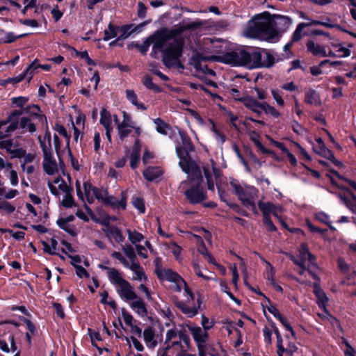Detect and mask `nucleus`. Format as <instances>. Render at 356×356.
<instances>
[{
  "mask_svg": "<svg viewBox=\"0 0 356 356\" xmlns=\"http://www.w3.org/2000/svg\"><path fill=\"white\" fill-rule=\"evenodd\" d=\"M262 48L246 47L238 51L227 52L221 56H213V60L234 66H245L250 69L261 68Z\"/></svg>",
  "mask_w": 356,
  "mask_h": 356,
  "instance_id": "1",
  "label": "nucleus"
},
{
  "mask_svg": "<svg viewBox=\"0 0 356 356\" xmlns=\"http://www.w3.org/2000/svg\"><path fill=\"white\" fill-rule=\"evenodd\" d=\"M189 188L185 191L184 195L189 203L196 204L201 203L207 198L204 188V179L200 168L190 170L188 172Z\"/></svg>",
  "mask_w": 356,
  "mask_h": 356,
  "instance_id": "2",
  "label": "nucleus"
},
{
  "mask_svg": "<svg viewBox=\"0 0 356 356\" xmlns=\"http://www.w3.org/2000/svg\"><path fill=\"white\" fill-rule=\"evenodd\" d=\"M154 272L158 279L161 282H168L171 283L170 289L171 291L177 293L184 291L185 293L188 295L191 300L194 298V293L188 286L187 283L182 277L177 272L169 268H165L161 265L156 264Z\"/></svg>",
  "mask_w": 356,
  "mask_h": 356,
  "instance_id": "3",
  "label": "nucleus"
},
{
  "mask_svg": "<svg viewBox=\"0 0 356 356\" xmlns=\"http://www.w3.org/2000/svg\"><path fill=\"white\" fill-rule=\"evenodd\" d=\"M179 136L182 145L176 147V153L180 160L179 162L180 168L184 172H188L190 170L200 168L195 161L192 159L190 154L195 150V146L191 138L184 131H180Z\"/></svg>",
  "mask_w": 356,
  "mask_h": 356,
  "instance_id": "4",
  "label": "nucleus"
},
{
  "mask_svg": "<svg viewBox=\"0 0 356 356\" xmlns=\"http://www.w3.org/2000/svg\"><path fill=\"white\" fill-rule=\"evenodd\" d=\"M291 259L296 265L300 266V275H302L307 270L314 280L318 282L319 281V278L316 273L318 266L316 262V259L309 251L307 244L302 243L300 249L298 250V256L296 257H291Z\"/></svg>",
  "mask_w": 356,
  "mask_h": 356,
  "instance_id": "5",
  "label": "nucleus"
},
{
  "mask_svg": "<svg viewBox=\"0 0 356 356\" xmlns=\"http://www.w3.org/2000/svg\"><path fill=\"white\" fill-rule=\"evenodd\" d=\"M248 33L253 38L266 41H271L278 36L272 22L261 21V19H256L248 27Z\"/></svg>",
  "mask_w": 356,
  "mask_h": 356,
  "instance_id": "6",
  "label": "nucleus"
},
{
  "mask_svg": "<svg viewBox=\"0 0 356 356\" xmlns=\"http://www.w3.org/2000/svg\"><path fill=\"white\" fill-rule=\"evenodd\" d=\"M229 184L233 188L234 193L242 202L243 204L248 209H256L254 198L258 192L254 186H245L243 187L238 179L229 178Z\"/></svg>",
  "mask_w": 356,
  "mask_h": 356,
  "instance_id": "7",
  "label": "nucleus"
},
{
  "mask_svg": "<svg viewBox=\"0 0 356 356\" xmlns=\"http://www.w3.org/2000/svg\"><path fill=\"white\" fill-rule=\"evenodd\" d=\"M184 42L181 40H175L165 49L162 50V61L166 67L177 65L179 68L184 69V66L180 61L182 56Z\"/></svg>",
  "mask_w": 356,
  "mask_h": 356,
  "instance_id": "8",
  "label": "nucleus"
},
{
  "mask_svg": "<svg viewBox=\"0 0 356 356\" xmlns=\"http://www.w3.org/2000/svg\"><path fill=\"white\" fill-rule=\"evenodd\" d=\"M190 338L188 335L172 342L159 350L160 356H183L190 349Z\"/></svg>",
  "mask_w": 356,
  "mask_h": 356,
  "instance_id": "9",
  "label": "nucleus"
},
{
  "mask_svg": "<svg viewBox=\"0 0 356 356\" xmlns=\"http://www.w3.org/2000/svg\"><path fill=\"white\" fill-rule=\"evenodd\" d=\"M258 208L261 212L264 218L263 222H273L271 216L275 217L279 222H285L282 219V214L284 209L280 204H275L270 202H258Z\"/></svg>",
  "mask_w": 356,
  "mask_h": 356,
  "instance_id": "10",
  "label": "nucleus"
},
{
  "mask_svg": "<svg viewBox=\"0 0 356 356\" xmlns=\"http://www.w3.org/2000/svg\"><path fill=\"white\" fill-rule=\"evenodd\" d=\"M198 350L199 356H206V350L209 341V334L205 330L197 325H186Z\"/></svg>",
  "mask_w": 356,
  "mask_h": 356,
  "instance_id": "11",
  "label": "nucleus"
},
{
  "mask_svg": "<svg viewBox=\"0 0 356 356\" xmlns=\"http://www.w3.org/2000/svg\"><path fill=\"white\" fill-rule=\"evenodd\" d=\"M184 296L186 297V300H180L177 297L172 296V300L175 305L187 317L192 318L197 314L200 307V300L197 299V305L193 303L195 298L191 300L190 296L185 293L184 291Z\"/></svg>",
  "mask_w": 356,
  "mask_h": 356,
  "instance_id": "12",
  "label": "nucleus"
},
{
  "mask_svg": "<svg viewBox=\"0 0 356 356\" xmlns=\"http://www.w3.org/2000/svg\"><path fill=\"white\" fill-rule=\"evenodd\" d=\"M277 356H293L298 348L293 341H288L287 346L283 347V337L278 329H275Z\"/></svg>",
  "mask_w": 356,
  "mask_h": 356,
  "instance_id": "13",
  "label": "nucleus"
},
{
  "mask_svg": "<svg viewBox=\"0 0 356 356\" xmlns=\"http://www.w3.org/2000/svg\"><path fill=\"white\" fill-rule=\"evenodd\" d=\"M149 39L152 41V51L155 50H163L165 42L169 39V34L166 29L158 30L154 34L149 36Z\"/></svg>",
  "mask_w": 356,
  "mask_h": 356,
  "instance_id": "14",
  "label": "nucleus"
},
{
  "mask_svg": "<svg viewBox=\"0 0 356 356\" xmlns=\"http://www.w3.org/2000/svg\"><path fill=\"white\" fill-rule=\"evenodd\" d=\"M120 199L118 200L113 195L106 196L104 199L103 204L105 206L111 207L113 209L124 210L127 207V200L128 197L127 191H122L120 193Z\"/></svg>",
  "mask_w": 356,
  "mask_h": 356,
  "instance_id": "15",
  "label": "nucleus"
},
{
  "mask_svg": "<svg viewBox=\"0 0 356 356\" xmlns=\"http://www.w3.org/2000/svg\"><path fill=\"white\" fill-rule=\"evenodd\" d=\"M314 293L317 298V303L321 309L325 312V314H320L318 316L321 318H327L330 316V314L326 309V305L328 302V298L327 297L325 292L321 289L318 283L314 284Z\"/></svg>",
  "mask_w": 356,
  "mask_h": 356,
  "instance_id": "16",
  "label": "nucleus"
},
{
  "mask_svg": "<svg viewBox=\"0 0 356 356\" xmlns=\"http://www.w3.org/2000/svg\"><path fill=\"white\" fill-rule=\"evenodd\" d=\"M244 106L254 113L257 117H260L263 111V102H258L251 96L246 95L241 99Z\"/></svg>",
  "mask_w": 356,
  "mask_h": 356,
  "instance_id": "17",
  "label": "nucleus"
},
{
  "mask_svg": "<svg viewBox=\"0 0 356 356\" xmlns=\"http://www.w3.org/2000/svg\"><path fill=\"white\" fill-rule=\"evenodd\" d=\"M102 230L106 236L112 242L122 243L124 237L121 231L113 224H103Z\"/></svg>",
  "mask_w": 356,
  "mask_h": 356,
  "instance_id": "18",
  "label": "nucleus"
},
{
  "mask_svg": "<svg viewBox=\"0 0 356 356\" xmlns=\"http://www.w3.org/2000/svg\"><path fill=\"white\" fill-rule=\"evenodd\" d=\"M116 291L120 298L125 301L129 302L137 298V295L134 291L132 286L127 280L116 288Z\"/></svg>",
  "mask_w": 356,
  "mask_h": 356,
  "instance_id": "19",
  "label": "nucleus"
},
{
  "mask_svg": "<svg viewBox=\"0 0 356 356\" xmlns=\"http://www.w3.org/2000/svg\"><path fill=\"white\" fill-rule=\"evenodd\" d=\"M272 23L279 34V32H285L289 28L292 20L288 16L274 15Z\"/></svg>",
  "mask_w": 356,
  "mask_h": 356,
  "instance_id": "20",
  "label": "nucleus"
},
{
  "mask_svg": "<svg viewBox=\"0 0 356 356\" xmlns=\"http://www.w3.org/2000/svg\"><path fill=\"white\" fill-rule=\"evenodd\" d=\"M100 268L106 270L107 276L110 282L113 284L115 288H118L127 281L123 278L122 274L115 268H109L102 265L100 266Z\"/></svg>",
  "mask_w": 356,
  "mask_h": 356,
  "instance_id": "21",
  "label": "nucleus"
},
{
  "mask_svg": "<svg viewBox=\"0 0 356 356\" xmlns=\"http://www.w3.org/2000/svg\"><path fill=\"white\" fill-rule=\"evenodd\" d=\"M126 268L132 272L131 280L136 282H145L147 280V275L144 268L140 265L138 261L129 263Z\"/></svg>",
  "mask_w": 356,
  "mask_h": 356,
  "instance_id": "22",
  "label": "nucleus"
},
{
  "mask_svg": "<svg viewBox=\"0 0 356 356\" xmlns=\"http://www.w3.org/2000/svg\"><path fill=\"white\" fill-rule=\"evenodd\" d=\"M186 335L181 328L177 326L173 327L166 332L164 346L170 345Z\"/></svg>",
  "mask_w": 356,
  "mask_h": 356,
  "instance_id": "23",
  "label": "nucleus"
},
{
  "mask_svg": "<svg viewBox=\"0 0 356 356\" xmlns=\"http://www.w3.org/2000/svg\"><path fill=\"white\" fill-rule=\"evenodd\" d=\"M143 337L146 346L148 348H154L157 344L155 332L152 327H146L143 332Z\"/></svg>",
  "mask_w": 356,
  "mask_h": 356,
  "instance_id": "24",
  "label": "nucleus"
},
{
  "mask_svg": "<svg viewBox=\"0 0 356 356\" xmlns=\"http://www.w3.org/2000/svg\"><path fill=\"white\" fill-rule=\"evenodd\" d=\"M130 307L140 317L147 315V310L144 301L137 296L136 299L131 300Z\"/></svg>",
  "mask_w": 356,
  "mask_h": 356,
  "instance_id": "25",
  "label": "nucleus"
},
{
  "mask_svg": "<svg viewBox=\"0 0 356 356\" xmlns=\"http://www.w3.org/2000/svg\"><path fill=\"white\" fill-rule=\"evenodd\" d=\"M38 140L43 153V162H46L47 163H49L52 164L53 165H55L56 161L53 156L51 147H48L46 142H44V140H41L40 136H38Z\"/></svg>",
  "mask_w": 356,
  "mask_h": 356,
  "instance_id": "26",
  "label": "nucleus"
},
{
  "mask_svg": "<svg viewBox=\"0 0 356 356\" xmlns=\"http://www.w3.org/2000/svg\"><path fill=\"white\" fill-rule=\"evenodd\" d=\"M24 114L23 110L21 108L15 109L8 114L13 122L6 127V132H13L19 128V122H20L19 117Z\"/></svg>",
  "mask_w": 356,
  "mask_h": 356,
  "instance_id": "27",
  "label": "nucleus"
},
{
  "mask_svg": "<svg viewBox=\"0 0 356 356\" xmlns=\"http://www.w3.org/2000/svg\"><path fill=\"white\" fill-rule=\"evenodd\" d=\"M162 175L163 172L159 167L149 166L143 172L144 178L148 181H153Z\"/></svg>",
  "mask_w": 356,
  "mask_h": 356,
  "instance_id": "28",
  "label": "nucleus"
},
{
  "mask_svg": "<svg viewBox=\"0 0 356 356\" xmlns=\"http://www.w3.org/2000/svg\"><path fill=\"white\" fill-rule=\"evenodd\" d=\"M304 102L306 104L316 106H321L322 104L319 94L314 89L305 92Z\"/></svg>",
  "mask_w": 356,
  "mask_h": 356,
  "instance_id": "29",
  "label": "nucleus"
},
{
  "mask_svg": "<svg viewBox=\"0 0 356 356\" xmlns=\"http://www.w3.org/2000/svg\"><path fill=\"white\" fill-rule=\"evenodd\" d=\"M307 225L312 232L318 234L326 240H330L331 238L330 234H332L335 230V229L332 226H329L327 228L323 229L316 226L315 224L310 223Z\"/></svg>",
  "mask_w": 356,
  "mask_h": 356,
  "instance_id": "30",
  "label": "nucleus"
},
{
  "mask_svg": "<svg viewBox=\"0 0 356 356\" xmlns=\"http://www.w3.org/2000/svg\"><path fill=\"white\" fill-rule=\"evenodd\" d=\"M307 51L312 53L314 56L326 57L327 53L324 47L319 44H316L314 41L308 40L307 44Z\"/></svg>",
  "mask_w": 356,
  "mask_h": 356,
  "instance_id": "31",
  "label": "nucleus"
},
{
  "mask_svg": "<svg viewBox=\"0 0 356 356\" xmlns=\"http://www.w3.org/2000/svg\"><path fill=\"white\" fill-rule=\"evenodd\" d=\"M275 62V57L270 50L267 49H262L261 67H271L274 65Z\"/></svg>",
  "mask_w": 356,
  "mask_h": 356,
  "instance_id": "32",
  "label": "nucleus"
},
{
  "mask_svg": "<svg viewBox=\"0 0 356 356\" xmlns=\"http://www.w3.org/2000/svg\"><path fill=\"white\" fill-rule=\"evenodd\" d=\"M131 128H134V126L131 124H127L125 122H122L118 124V133L121 142H123L131 133Z\"/></svg>",
  "mask_w": 356,
  "mask_h": 356,
  "instance_id": "33",
  "label": "nucleus"
},
{
  "mask_svg": "<svg viewBox=\"0 0 356 356\" xmlns=\"http://www.w3.org/2000/svg\"><path fill=\"white\" fill-rule=\"evenodd\" d=\"M143 85L148 90L155 93H161L163 91V88L155 84L152 81V77L149 74H145L142 79Z\"/></svg>",
  "mask_w": 356,
  "mask_h": 356,
  "instance_id": "34",
  "label": "nucleus"
},
{
  "mask_svg": "<svg viewBox=\"0 0 356 356\" xmlns=\"http://www.w3.org/2000/svg\"><path fill=\"white\" fill-rule=\"evenodd\" d=\"M19 127L28 131L30 134H33L37 130L36 125L31 122L30 117H22L19 122Z\"/></svg>",
  "mask_w": 356,
  "mask_h": 356,
  "instance_id": "35",
  "label": "nucleus"
},
{
  "mask_svg": "<svg viewBox=\"0 0 356 356\" xmlns=\"http://www.w3.org/2000/svg\"><path fill=\"white\" fill-rule=\"evenodd\" d=\"M100 124L105 128L112 127L111 115L109 111L103 108L100 111Z\"/></svg>",
  "mask_w": 356,
  "mask_h": 356,
  "instance_id": "36",
  "label": "nucleus"
},
{
  "mask_svg": "<svg viewBox=\"0 0 356 356\" xmlns=\"http://www.w3.org/2000/svg\"><path fill=\"white\" fill-rule=\"evenodd\" d=\"M192 268L195 274L204 280H210L211 277L204 273V270L207 271L206 268H203L200 266L198 260H193L192 262Z\"/></svg>",
  "mask_w": 356,
  "mask_h": 356,
  "instance_id": "37",
  "label": "nucleus"
},
{
  "mask_svg": "<svg viewBox=\"0 0 356 356\" xmlns=\"http://www.w3.org/2000/svg\"><path fill=\"white\" fill-rule=\"evenodd\" d=\"M154 123L156 125V131L163 135H167L168 131L171 130L170 126L160 118L154 120Z\"/></svg>",
  "mask_w": 356,
  "mask_h": 356,
  "instance_id": "38",
  "label": "nucleus"
},
{
  "mask_svg": "<svg viewBox=\"0 0 356 356\" xmlns=\"http://www.w3.org/2000/svg\"><path fill=\"white\" fill-rule=\"evenodd\" d=\"M151 44H152V41L149 39V37H148L143 42V44H139L138 42H133L130 44V46H131V47H134V48L137 49L141 53L142 55L145 56L147 54Z\"/></svg>",
  "mask_w": 356,
  "mask_h": 356,
  "instance_id": "39",
  "label": "nucleus"
},
{
  "mask_svg": "<svg viewBox=\"0 0 356 356\" xmlns=\"http://www.w3.org/2000/svg\"><path fill=\"white\" fill-rule=\"evenodd\" d=\"M118 33V26L113 24L111 22L108 24V30L104 31L103 40L108 41L109 40L117 36Z\"/></svg>",
  "mask_w": 356,
  "mask_h": 356,
  "instance_id": "40",
  "label": "nucleus"
},
{
  "mask_svg": "<svg viewBox=\"0 0 356 356\" xmlns=\"http://www.w3.org/2000/svg\"><path fill=\"white\" fill-rule=\"evenodd\" d=\"M217 189L218 192V195L221 201L226 202L227 205H229L231 208L235 209L238 208V206L236 204L230 203L229 200V195L227 191H225L219 184H216Z\"/></svg>",
  "mask_w": 356,
  "mask_h": 356,
  "instance_id": "41",
  "label": "nucleus"
},
{
  "mask_svg": "<svg viewBox=\"0 0 356 356\" xmlns=\"http://www.w3.org/2000/svg\"><path fill=\"white\" fill-rule=\"evenodd\" d=\"M133 206L140 213H144L145 211V201L142 197L133 196L131 198Z\"/></svg>",
  "mask_w": 356,
  "mask_h": 356,
  "instance_id": "42",
  "label": "nucleus"
},
{
  "mask_svg": "<svg viewBox=\"0 0 356 356\" xmlns=\"http://www.w3.org/2000/svg\"><path fill=\"white\" fill-rule=\"evenodd\" d=\"M29 98L28 97L19 96L12 97L10 99L11 106L13 107H17L19 108L22 109L26 104L29 102Z\"/></svg>",
  "mask_w": 356,
  "mask_h": 356,
  "instance_id": "43",
  "label": "nucleus"
},
{
  "mask_svg": "<svg viewBox=\"0 0 356 356\" xmlns=\"http://www.w3.org/2000/svg\"><path fill=\"white\" fill-rule=\"evenodd\" d=\"M261 260L266 265V271L264 273L265 278L270 282L274 281L275 280L274 277H275V270L274 267L268 261L265 260L264 258H261Z\"/></svg>",
  "mask_w": 356,
  "mask_h": 356,
  "instance_id": "44",
  "label": "nucleus"
},
{
  "mask_svg": "<svg viewBox=\"0 0 356 356\" xmlns=\"http://www.w3.org/2000/svg\"><path fill=\"white\" fill-rule=\"evenodd\" d=\"M307 26H309V24H306V23H305V22L298 24L295 31L293 32V33L292 35L291 42H296L300 41L302 37V30Z\"/></svg>",
  "mask_w": 356,
  "mask_h": 356,
  "instance_id": "45",
  "label": "nucleus"
},
{
  "mask_svg": "<svg viewBox=\"0 0 356 356\" xmlns=\"http://www.w3.org/2000/svg\"><path fill=\"white\" fill-rule=\"evenodd\" d=\"M122 250L127 257L129 259V263L138 261L134 249L131 245H126L122 248Z\"/></svg>",
  "mask_w": 356,
  "mask_h": 356,
  "instance_id": "46",
  "label": "nucleus"
},
{
  "mask_svg": "<svg viewBox=\"0 0 356 356\" xmlns=\"http://www.w3.org/2000/svg\"><path fill=\"white\" fill-rule=\"evenodd\" d=\"M132 26V24L118 26V32L121 33V34L118 37V40L122 41L132 34L131 31H130Z\"/></svg>",
  "mask_w": 356,
  "mask_h": 356,
  "instance_id": "47",
  "label": "nucleus"
},
{
  "mask_svg": "<svg viewBox=\"0 0 356 356\" xmlns=\"http://www.w3.org/2000/svg\"><path fill=\"white\" fill-rule=\"evenodd\" d=\"M275 329H277L275 326L273 325L271 327H264L263 329V335L264 341L266 344L270 345L272 343V334H275Z\"/></svg>",
  "mask_w": 356,
  "mask_h": 356,
  "instance_id": "48",
  "label": "nucleus"
},
{
  "mask_svg": "<svg viewBox=\"0 0 356 356\" xmlns=\"http://www.w3.org/2000/svg\"><path fill=\"white\" fill-rule=\"evenodd\" d=\"M203 172L204 177L207 179V188L209 191H214V183L212 178V175L210 172L209 166H203Z\"/></svg>",
  "mask_w": 356,
  "mask_h": 356,
  "instance_id": "49",
  "label": "nucleus"
},
{
  "mask_svg": "<svg viewBox=\"0 0 356 356\" xmlns=\"http://www.w3.org/2000/svg\"><path fill=\"white\" fill-rule=\"evenodd\" d=\"M208 58L203 56L202 55L200 54H195L194 55L192 56V57L191 58V64H192L194 67L196 69V70H199L201 68V66H202V64H201V62L202 60H207Z\"/></svg>",
  "mask_w": 356,
  "mask_h": 356,
  "instance_id": "50",
  "label": "nucleus"
},
{
  "mask_svg": "<svg viewBox=\"0 0 356 356\" xmlns=\"http://www.w3.org/2000/svg\"><path fill=\"white\" fill-rule=\"evenodd\" d=\"M263 111L266 114H269L275 118L280 117V113L277 111L275 107L269 105L266 102H263Z\"/></svg>",
  "mask_w": 356,
  "mask_h": 356,
  "instance_id": "51",
  "label": "nucleus"
},
{
  "mask_svg": "<svg viewBox=\"0 0 356 356\" xmlns=\"http://www.w3.org/2000/svg\"><path fill=\"white\" fill-rule=\"evenodd\" d=\"M27 35H28L27 33H23V34H21L19 35H15L13 32H8L5 35V36L3 39V42L7 43V44L13 43L17 39L26 37Z\"/></svg>",
  "mask_w": 356,
  "mask_h": 356,
  "instance_id": "52",
  "label": "nucleus"
},
{
  "mask_svg": "<svg viewBox=\"0 0 356 356\" xmlns=\"http://www.w3.org/2000/svg\"><path fill=\"white\" fill-rule=\"evenodd\" d=\"M53 128L54 130L58 131L60 135L63 136L67 140L68 145L70 140V135L68 134L65 127L57 122Z\"/></svg>",
  "mask_w": 356,
  "mask_h": 356,
  "instance_id": "53",
  "label": "nucleus"
},
{
  "mask_svg": "<svg viewBox=\"0 0 356 356\" xmlns=\"http://www.w3.org/2000/svg\"><path fill=\"white\" fill-rule=\"evenodd\" d=\"M129 240L134 244L140 242L143 240L144 236L142 234L138 233L136 231L128 230Z\"/></svg>",
  "mask_w": 356,
  "mask_h": 356,
  "instance_id": "54",
  "label": "nucleus"
},
{
  "mask_svg": "<svg viewBox=\"0 0 356 356\" xmlns=\"http://www.w3.org/2000/svg\"><path fill=\"white\" fill-rule=\"evenodd\" d=\"M278 320L280 321L283 327L291 333L293 339H296V334L293 330V327L291 326L288 319L282 316L280 318H278Z\"/></svg>",
  "mask_w": 356,
  "mask_h": 356,
  "instance_id": "55",
  "label": "nucleus"
},
{
  "mask_svg": "<svg viewBox=\"0 0 356 356\" xmlns=\"http://www.w3.org/2000/svg\"><path fill=\"white\" fill-rule=\"evenodd\" d=\"M8 153L10 154V159L15 158L22 159L26 155V150L22 147H19L14 149H11Z\"/></svg>",
  "mask_w": 356,
  "mask_h": 356,
  "instance_id": "56",
  "label": "nucleus"
},
{
  "mask_svg": "<svg viewBox=\"0 0 356 356\" xmlns=\"http://www.w3.org/2000/svg\"><path fill=\"white\" fill-rule=\"evenodd\" d=\"M339 196L343 203L347 206V207H348L353 213H356V202L352 201L346 195H340Z\"/></svg>",
  "mask_w": 356,
  "mask_h": 356,
  "instance_id": "57",
  "label": "nucleus"
},
{
  "mask_svg": "<svg viewBox=\"0 0 356 356\" xmlns=\"http://www.w3.org/2000/svg\"><path fill=\"white\" fill-rule=\"evenodd\" d=\"M189 86H190V88L191 89L200 90H202V91L204 92L207 94H209V95H212L213 97H216L218 98H220V96L218 95H217V94L213 95L211 93V92L207 88H206L204 85H202V84L195 83H191Z\"/></svg>",
  "mask_w": 356,
  "mask_h": 356,
  "instance_id": "58",
  "label": "nucleus"
},
{
  "mask_svg": "<svg viewBox=\"0 0 356 356\" xmlns=\"http://www.w3.org/2000/svg\"><path fill=\"white\" fill-rule=\"evenodd\" d=\"M13 145L14 142L13 138H5L0 140V149H5L7 152L12 149Z\"/></svg>",
  "mask_w": 356,
  "mask_h": 356,
  "instance_id": "59",
  "label": "nucleus"
},
{
  "mask_svg": "<svg viewBox=\"0 0 356 356\" xmlns=\"http://www.w3.org/2000/svg\"><path fill=\"white\" fill-rule=\"evenodd\" d=\"M42 165L44 171L49 175H54L58 170V165L56 162L55 165L49 163H47L46 162H43Z\"/></svg>",
  "mask_w": 356,
  "mask_h": 356,
  "instance_id": "60",
  "label": "nucleus"
},
{
  "mask_svg": "<svg viewBox=\"0 0 356 356\" xmlns=\"http://www.w3.org/2000/svg\"><path fill=\"white\" fill-rule=\"evenodd\" d=\"M74 204V200L71 193L65 194L63 201L62 205L65 208H72Z\"/></svg>",
  "mask_w": 356,
  "mask_h": 356,
  "instance_id": "61",
  "label": "nucleus"
},
{
  "mask_svg": "<svg viewBox=\"0 0 356 356\" xmlns=\"http://www.w3.org/2000/svg\"><path fill=\"white\" fill-rule=\"evenodd\" d=\"M139 282L140 284L138 289L145 294V296L147 300H150L151 299V293L147 288V285L149 284V282L148 277H147L146 281Z\"/></svg>",
  "mask_w": 356,
  "mask_h": 356,
  "instance_id": "62",
  "label": "nucleus"
},
{
  "mask_svg": "<svg viewBox=\"0 0 356 356\" xmlns=\"http://www.w3.org/2000/svg\"><path fill=\"white\" fill-rule=\"evenodd\" d=\"M122 316L125 324L127 326L130 327L132 326L133 324H134L135 321L130 313L123 309L122 311Z\"/></svg>",
  "mask_w": 356,
  "mask_h": 356,
  "instance_id": "63",
  "label": "nucleus"
},
{
  "mask_svg": "<svg viewBox=\"0 0 356 356\" xmlns=\"http://www.w3.org/2000/svg\"><path fill=\"white\" fill-rule=\"evenodd\" d=\"M0 209L4 210L8 213H11L15 210V207L6 200H1Z\"/></svg>",
  "mask_w": 356,
  "mask_h": 356,
  "instance_id": "64",
  "label": "nucleus"
}]
</instances>
